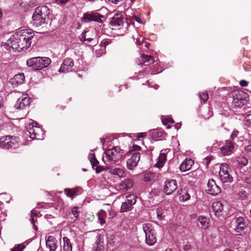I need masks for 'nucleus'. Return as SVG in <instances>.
<instances>
[{"label":"nucleus","mask_w":251,"mask_h":251,"mask_svg":"<svg viewBox=\"0 0 251 251\" xmlns=\"http://www.w3.org/2000/svg\"><path fill=\"white\" fill-rule=\"evenodd\" d=\"M34 36V33L30 29H19L6 42H2L1 45L9 50L10 49L18 51L26 50L31 46Z\"/></svg>","instance_id":"1"},{"label":"nucleus","mask_w":251,"mask_h":251,"mask_svg":"<svg viewBox=\"0 0 251 251\" xmlns=\"http://www.w3.org/2000/svg\"><path fill=\"white\" fill-rule=\"evenodd\" d=\"M50 62L51 60L49 58L35 57L27 59L26 64L32 70L37 71L47 67Z\"/></svg>","instance_id":"2"},{"label":"nucleus","mask_w":251,"mask_h":251,"mask_svg":"<svg viewBox=\"0 0 251 251\" xmlns=\"http://www.w3.org/2000/svg\"><path fill=\"white\" fill-rule=\"evenodd\" d=\"M104 154L102 159L105 163L115 164L119 161L122 156L121 150L118 146L106 150Z\"/></svg>","instance_id":"3"},{"label":"nucleus","mask_w":251,"mask_h":251,"mask_svg":"<svg viewBox=\"0 0 251 251\" xmlns=\"http://www.w3.org/2000/svg\"><path fill=\"white\" fill-rule=\"evenodd\" d=\"M110 24L114 29L120 31L121 34H124L129 26V24L126 20L124 19L121 14H115L112 18Z\"/></svg>","instance_id":"4"},{"label":"nucleus","mask_w":251,"mask_h":251,"mask_svg":"<svg viewBox=\"0 0 251 251\" xmlns=\"http://www.w3.org/2000/svg\"><path fill=\"white\" fill-rule=\"evenodd\" d=\"M143 229L146 235L145 242L149 246H152L156 242L154 229L151 223L144 224Z\"/></svg>","instance_id":"5"},{"label":"nucleus","mask_w":251,"mask_h":251,"mask_svg":"<svg viewBox=\"0 0 251 251\" xmlns=\"http://www.w3.org/2000/svg\"><path fill=\"white\" fill-rule=\"evenodd\" d=\"M232 105L234 107H239L246 104L248 94L243 90H236L232 93Z\"/></svg>","instance_id":"6"},{"label":"nucleus","mask_w":251,"mask_h":251,"mask_svg":"<svg viewBox=\"0 0 251 251\" xmlns=\"http://www.w3.org/2000/svg\"><path fill=\"white\" fill-rule=\"evenodd\" d=\"M232 171L229 166L226 163L222 164L220 167L219 173L221 180L223 183H231L233 181Z\"/></svg>","instance_id":"7"},{"label":"nucleus","mask_w":251,"mask_h":251,"mask_svg":"<svg viewBox=\"0 0 251 251\" xmlns=\"http://www.w3.org/2000/svg\"><path fill=\"white\" fill-rule=\"evenodd\" d=\"M27 130L30 137L32 139L41 140L43 138V132L42 129L37 126V123L32 122L27 126Z\"/></svg>","instance_id":"8"},{"label":"nucleus","mask_w":251,"mask_h":251,"mask_svg":"<svg viewBox=\"0 0 251 251\" xmlns=\"http://www.w3.org/2000/svg\"><path fill=\"white\" fill-rule=\"evenodd\" d=\"M234 149V144L229 140H226L224 145L220 148V153L223 156L229 155L233 152Z\"/></svg>","instance_id":"9"},{"label":"nucleus","mask_w":251,"mask_h":251,"mask_svg":"<svg viewBox=\"0 0 251 251\" xmlns=\"http://www.w3.org/2000/svg\"><path fill=\"white\" fill-rule=\"evenodd\" d=\"M177 188V184L176 180L171 179L165 181L164 186V191L166 195H171L174 192Z\"/></svg>","instance_id":"10"},{"label":"nucleus","mask_w":251,"mask_h":251,"mask_svg":"<svg viewBox=\"0 0 251 251\" xmlns=\"http://www.w3.org/2000/svg\"><path fill=\"white\" fill-rule=\"evenodd\" d=\"M235 227L234 230L236 233L240 235L244 233L245 229L247 228V226L245 223V219L242 217H238L235 222Z\"/></svg>","instance_id":"11"},{"label":"nucleus","mask_w":251,"mask_h":251,"mask_svg":"<svg viewBox=\"0 0 251 251\" xmlns=\"http://www.w3.org/2000/svg\"><path fill=\"white\" fill-rule=\"evenodd\" d=\"M131 157L126 161V166L128 169L132 170L135 168L140 158V154L139 152H133Z\"/></svg>","instance_id":"12"},{"label":"nucleus","mask_w":251,"mask_h":251,"mask_svg":"<svg viewBox=\"0 0 251 251\" xmlns=\"http://www.w3.org/2000/svg\"><path fill=\"white\" fill-rule=\"evenodd\" d=\"M29 98L27 95L23 94L17 100L14 107L17 109H23L29 105Z\"/></svg>","instance_id":"13"},{"label":"nucleus","mask_w":251,"mask_h":251,"mask_svg":"<svg viewBox=\"0 0 251 251\" xmlns=\"http://www.w3.org/2000/svg\"><path fill=\"white\" fill-rule=\"evenodd\" d=\"M103 16L95 12L91 11L88 12L83 14V18L84 20L88 21H95L98 23H102L101 18H103Z\"/></svg>","instance_id":"14"},{"label":"nucleus","mask_w":251,"mask_h":251,"mask_svg":"<svg viewBox=\"0 0 251 251\" xmlns=\"http://www.w3.org/2000/svg\"><path fill=\"white\" fill-rule=\"evenodd\" d=\"M207 192L211 195H216L218 194L220 191L221 189L215 183L214 180H209L207 183Z\"/></svg>","instance_id":"15"},{"label":"nucleus","mask_w":251,"mask_h":251,"mask_svg":"<svg viewBox=\"0 0 251 251\" xmlns=\"http://www.w3.org/2000/svg\"><path fill=\"white\" fill-rule=\"evenodd\" d=\"M103 237L100 234H98L94 244L93 251H104Z\"/></svg>","instance_id":"16"},{"label":"nucleus","mask_w":251,"mask_h":251,"mask_svg":"<svg viewBox=\"0 0 251 251\" xmlns=\"http://www.w3.org/2000/svg\"><path fill=\"white\" fill-rule=\"evenodd\" d=\"M74 66L73 60L71 58L65 59L59 70V72L66 73L71 71Z\"/></svg>","instance_id":"17"},{"label":"nucleus","mask_w":251,"mask_h":251,"mask_svg":"<svg viewBox=\"0 0 251 251\" xmlns=\"http://www.w3.org/2000/svg\"><path fill=\"white\" fill-rule=\"evenodd\" d=\"M47 247L50 251H55L57 247V241L52 236H49L46 240Z\"/></svg>","instance_id":"18"},{"label":"nucleus","mask_w":251,"mask_h":251,"mask_svg":"<svg viewBox=\"0 0 251 251\" xmlns=\"http://www.w3.org/2000/svg\"><path fill=\"white\" fill-rule=\"evenodd\" d=\"M36 15H39L44 18L49 19V15L50 14V10L49 8L45 5L40 6L37 7L34 12Z\"/></svg>","instance_id":"19"},{"label":"nucleus","mask_w":251,"mask_h":251,"mask_svg":"<svg viewBox=\"0 0 251 251\" xmlns=\"http://www.w3.org/2000/svg\"><path fill=\"white\" fill-rule=\"evenodd\" d=\"M212 208L214 213V214L216 217H219L220 216L222 215L224 207L223 204L221 202H214L212 204Z\"/></svg>","instance_id":"20"},{"label":"nucleus","mask_w":251,"mask_h":251,"mask_svg":"<svg viewBox=\"0 0 251 251\" xmlns=\"http://www.w3.org/2000/svg\"><path fill=\"white\" fill-rule=\"evenodd\" d=\"M48 19L44 18V17H41L39 15H36L35 13H33L32 16L33 24L37 27L45 24Z\"/></svg>","instance_id":"21"},{"label":"nucleus","mask_w":251,"mask_h":251,"mask_svg":"<svg viewBox=\"0 0 251 251\" xmlns=\"http://www.w3.org/2000/svg\"><path fill=\"white\" fill-rule=\"evenodd\" d=\"M25 78L24 74H17L11 79L10 82L12 85L16 87L23 84L24 82Z\"/></svg>","instance_id":"22"},{"label":"nucleus","mask_w":251,"mask_h":251,"mask_svg":"<svg viewBox=\"0 0 251 251\" xmlns=\"http://www.w3.org/2000/svg\"><path fill=\"white\" fill-rule=\"evenodd\" d=\"M194 164V161L190 158H186L179 166L181 172H186L189 170Z\"/></svg>","instance_id":"23"},{"label":"nucleus","mask_w":251,"mask_h":251,"mask_svg":"<svg viewBox=\"0 0 251 251\" xmlns=\"http://www.w3.org/2000/svg\"><path fill=\"white\" fill-rule=\"evenodd\" d=\"M106 170L111 174L117 175L120 177H124L125 176L124 170L120 168H110L109 167H106Z\"/></svg>","instance_id":"24"},{"label":"nucleus","mask_w":251,"mask_h":251,"mask_svg":"<svg viewBox=\"0 0 251 251\" xmlns=\"http://www.w3.org/2000/svg\"><path fill=\"white\" fill-rule=\"evenodd\" d=\"M154 62L153 58L151 56L148 55L142 54L139 60L138 64L139 65L148 66Z\"/></svg>","instance_id":"25"},{"label":"nucleus","mask_w":251,"mask_h":251,"mask_svg":"<svg viewBox=\"0 0 251 251\" xmlns=\"http://www.w3.org/2000/svg\"><path fill=\"white\" fill-rule=\"evenodd\" d=\"M8 144L6 146V149L11 148H16L18 146L19 138L18 137H13L11 136H7Z\"/></svg>","instance_id":"26"},{"label":"nucleus","mask_w":251,"mask_h":251,"mask_svg":"<svg viewBox=\"0 0 251 251\" xmlns=\"http://www.w3.org/2000/svg\"><path fill=\"white\" fill-rule=\"evenodd\" d=\"M134 182L132 179L124 180L120 184V188L122 190L127 191L132 187Z\"/></svg>","instance_id":"27"},{"label":"nucleus","mask_w":251,"mask_h":251,"mask_svg":"<svg viewBox=\"0 0 251 251\" xmlns=\"http://www.w3.org/2000/svg\"><path fill=\"white\" fill-rule=\"evenodd\" d=\"M78 191L79 189L77 188L73 189L67 188L64 190V192L67 197L73 199L74 197L78 195Z\"/></svg>","instance_id":"28"},{"label":"nucleus","mask_w":251,"mask_h":251,"mask_svg":"<svg viewBox=\"0 0 251 251\" xmlns=\"http://www.w3.org/2000/svg\"><path fill=\"white\" fill-rule=\"evenodd\" d=\"M166 160V154L164 152L162 151L160 152L159 156L158 158V161L156 164V166L158 168L163 167L164 163Z\"/></svg>","instance_id":"29"},{"label":"nucleus","mask_w":251,"mask_h":251,"mask_svg":"<svg viewBox=\"0 0 251 251\" xmlns=\"http://www.w3.org/2000/svg\"><path fill=\"white\" fill-rule=\"evenodd\" d=\"M63 241L64 251H72V246L70 240L67 237H64L63 238Z\"/></svg>","instance_id":"30"},{"label":"nucleus","mask_w":251,"mask_h":251,"mask_svg":"<svg viewBox=\"0 0 251 251\" xmlns=\"http://www.w3.org/2000/svg\"><path fill=\"white\" fill-rule=\"evenodd\" d=\"M178 192L179 195V200L180 201H186L190 198L189 194L185 190H181L180 192L178 191Z\"/></svg>","instance_id":"31"},{"label":"nucleus","mask_w":251,"mask_h":251,"mask_svg":"<svg viewBox=\"0 0 251 251\" xmlns=\"http://www.w3.org/2000/svg\"><path fill=\"white\" fill-rule=\"evenodd\" d=\"M199 221L201 225V227L203 229H206L209 226L208 220L205 217L202 216L199 217Z\"/></svg>","instance_id":"32"},{"label":"nucleus","mask_w":251,"mask_h":251,"mask_svg":"<svg viewBox=\"0 0 251 251\" xmlns=\"http://www.w3.org/2000/svg\"><path fill=\"white\" fill-rule=\"evenodd\" d=\"M38 214V211L36 210L33 209L30 212V221L33 225V228L35 230H37L38 229L37 226L35 225V222L36 220H35L34 217H36Z\"/></svg>","instance_id":"33"},{"label":"nucleus","mask_w":251,"mask_h":251,"mask_svg":"<svg viewBox=\"0 0 251 251\" xmlns=\"http://www.w3.org/2000/svg\"><path fill=\"white\" fill-rule=\"evenodd\" d=\"M133 206L131 204H129V203H127L125 201L123 202L122 204L120 212H126L129 211H130L132 209Z\"/></svg>","instance_id":"34"},{"label":"nucleus","mask_w":251,"mask_h":251,"mask_svg":"<svg viewBox=\"0 0 251 251\" xmlns=\"http://www.w3.org/2000/svg\"><path fill=\"white\" fill-rule=\"evenodd\" d=\"M136 198L137 197L135 195L133 194L129 195L126 197L125 201L133 206L136 202Z\"/></svg>","instance_id":"35"},{"label":"nucleus","mask_w":251,"mask_h":251,"mask_svg":"<svg viewBox=\"0 0 251 251\" xmlns=\"http://www.w3.org/2000/svg\"><path fill=\"white\" fill-rule=\"evenodd\" d=\"M97 215L98 216L99 220L100 221V223L101 225H103L105 223V221L104 219V217L106 215V212L104 210H101L97 214Z\"/></svg>","instance_id":"36"},{"label":"nucleus","mask_w":251,"mask_h":251,"mask_svg":"<svg viewBox=\"0 0 251 251\" xmlns=\"http://www.w3.org/2000/svg\"><path fill=\"white\" fill-rule=\"evenodd\" d=\"M248 193L244 189H241L236 193L237 198L239 199H245L248 196Z\"/></svg>","instance_id":"37"},{"label":"nucleus","mask_w":251,"mask_h":251,"mask_svg":"<svg viewBox=\"0 0 251 251\" xmlns=\"http://www.w3.org/2000/svg\"><path fill=\"white\" fill-rule=\"evenodd\" d=\"M7 136L2 137L0 138V147L2 148H6L7 144H8Z\"/></svg>","instance_id":"38"},{"label":"nucleus","mask_w":251,"mask_h":251,"mask_svg":"<svg viewBox=\"0 0 251 251\" xmlns=\"http://www.w3.org/2000/svg\"><path fill=\"white\" fill-rule=\"evenodd\" d=\"M154 174L152 173H148L144 175V180L145 181H150L152 180L154 177Z\"/></svg>","instance_id":"39"},{"label":"nucleus","mask_w":251,"mask_h":251,"mask_svg":"<svg viewBox=\"0 0 251 251\" xmlns=\"http://www.w3.org/2000/svg\"><path fill=\"white\" fill-rule=\"evenodd\" d=\"M244 124L248 127H251V114L247 115L244 121Z\"/></svg>","instance_id":"40"},{"label":"nucleus","mask_w":251,"mask_h":251,"mask_svg":"<svg viewBox=\"0 0 251 251\" xmlns=\"http://www.w3.org/2000/svg\"><path fill=\"white\" fill-rule=\"evenodd\" d=\"M25 248V246L24 244H17L15 245L10 251H23Z\"/></svg>","instance_id":"41"},{"label":"nucleus","mask_w":251,"mask_h":251,"mask_svg":"<svg viewBox=\"0 0 251 251\" xmlns=\"http://www.w3.org/2000/svg\"><path fill=\"white\" fill-rule=\"evenodd\" d=\"M141 149V148L138 146L134 145L132 147V149L130 150L127 153V155H128L129 153L132 154L133 152H138V151H140Z\"/></svg>","instance_id":"42"},{"label":"nucleus","mask_w":251,"mask_h":251,"mask_svg":"<svg viewBox=\"0 0 251 251\" xmlns=\"http://www.w3.org/2000/svg\"><path fill=\"white\" fill-rule=\"evenodd\" d=\"M212 115V112L209 109H208L206 111H203L202 113V116L205 119H208Z\"/></svg>","instance_id":"43"},{"label":"nucleus","mask_w":251,"mask_h":251,"mask_svg":"<svg viewBox=\"0 0 251 251\" xmlns=\"http://www.w3.org/2000/svg\"><path fill=\"white\" fill-rule=\"evenodd\" d=\"M239 133V132L238 130H233L230 135L229 140H230L231 141H232L233 142V141L234 140V139L238 137Z\"/></svg>","instance_id":"44"},{"label":"nucleus","mask_w":251,"mask_h":251,"mask_svg":"<svg viewBox=\"0 0 251 251\" xmlns=\"http://www.w3.org/2000/svg\"><path fill=\"white\" fill-rule=\"evenodd\" d=\"M200 98L201 100L206 102L208 99V95L206 93H200Z\"/></svg>","instance_id":"45"},{"label":"nucleus","mask_w":251,"mask_h":251,"mask_svg":"<svg viewBox=\"0 0 251 251\" xmlns=\"http://www.w3.org/2000/svg\"><path fill=\"white\" fill-rule=\"evenodd\" d=\"M78 209V207L77 206H75L72 209V213L75 218H77L79 216Z\"/></svg>","instance_id":"46"},{"label":"nucleus","mask_w":251,"mask_h":251,"mask_svg":"<svg viewBox=\"0 0 251 251\" xmlns=\"http://www.w3.org/2000/svg\"><path fill=\"white\" fill-rule=\"evenodd\" d=\"M238 162L243 166H246V165H247L248 163L247 159L243 157L240 158L239 160H238Z\"/></svg>","instance_id":"47"},{"label":"nucleus","mask_w":251,"mask_h":251,"mask_svg":"<svg viewBox=\"0 0 251 251\" xmlns=\"http://www.w3.org/2000/svg\"><path fill=\"white\" fill-rule=\"evenodd\" d=\"M96 173L97 174H99L100 173L101 171H102L103 170H105V171H107L106 170V167L105 168H104L101 166H98L96 168Z\"/></svg>","instance_id":"48"},{"label":"nucleus","mask_w":251,"mask_h":251,"mask_svg":"<svg viewBox=\"0 0 251 251\" xmlns=\"http://www.w3.org/2000/svg\"><path fill=\"white\" fill-rule=\"evenodd\" d=\"M110 42L108 40H103L100 44V46L102 47H105L107 45L110 44Z\"/></svg>","instance_id":"49"},{"label":"nucleus","mask_w":251,"mask_h":251,"mask_svg":"<svg viewBox=\"0 0 251 251\" xmlns=\"http://www.w3.org/2000/svg\"><path fill=\"white\" fill-rule=\"evenodd\" d=\"M115 240V236L113 235H112L109 237V239L108 240V242L109 244H110L111 245H113L114 242Z\"/></svg>","instance_id":"50"},{"label":"nucleus","mask_w":251,"mask_h":251,"mask_svg":"<svg viewBox=\"0 0 251 251\" xmlns=\"http://www.w3.org/2000/svg\"><path fill=\"white\" fill-rule=\"evenodd\" d=\"M85 33H82L81 34L80 40L82 41H84L85 40H87L88 41H91L92 40L91 39H90V38L86 39L85 38Z\"/></svg>","instance_id":"51"},{"label":"nucleus","mask_w":251,"mask_h":251,"mask_svg":"<svg viewBox=\"0 0 251 251\" xmlns=\"http://www.w3.org/2000/svg\"><path fill=\"white\" fill-rule=\"evenodd\" d=\"M245 150L247 152H251V141L249 142V144L245 147Z\"/></svg>","instance_id":"52"},{"label":"nucleus","mask_w":251,"mask_h":251,"mask_svg":"<svg viewBox=\"0 0 251 251\" xmlns=\"http://www.w3.org/2000/svg\"><path fill=\"white\" fill-rule=\"evenodd\" d=\"M192 247L190 245H185L183 247V250L184 251H191Z\"/></svg>","instance_id":"53"},{"label":"nucleus","mask_w":251,"mask_h":251,"mask_svg":"<svg viewBox=\"0 0 251 251\" xmlns=\"http://www.w3.org/2000/svg\"><path fill=\"white\" fill-rule=\"evenodd\" d=\"M88 159L90 162L96 159L95 155L93 153H91L88 155Z\"/></svg>","instance_id":"54"},{"label":"nucleus","mask_w":251,"mask_h":251,"mask_svg":"<svg viewBox=\"0 0 251 251\" xmlns=\"http://www.w3.org/2000/svg\"><path fill=\"white\" fill-rule=\"evenodd\" d=\"M91 165L92 166V167L94 168L95 166H97L98 164H99V161L97 160V159H95L92 162H91Z\"/></svg>","instance_id":"55"},{"label":"nucleus","mask_w":251,"mask_h":251,"mask_svg":"<svg viewBox=\"0 0 251 251\" xmlns=\"http://www.w3.org/2000/svg\"><path fill=\"white\" fill-rule=\"evenodd\" d=\"M240 84L242 86L246 87V86H247L248 85V82H247V81H246L245 80H242L240 82Z\"/></svg>","instance_id":"56"},{"label":"nucleus","mask_w":251,"mask_h":251,"mask_svg":"<svg viewBox=\"0 0 251 251\" xmlns=\"http://www.w3.org/2000/svg\"><path fill=\"white\" fill-rule=\"evenodd\" d=\"M245 182L251 185V175L246 177Z\"/></svg>","instance_id":"57"},{"label":"nucleus","mask_w":251,"mask_h":251,"mask_svg":"<svg viewBox=\"0 0 251 251\" xmlns=\"http://www.w3.org/2000/svg\"><path fill=\"white\" fill-rule=\"evenodd\" d=\"M210 160H211V157L210 156L204 158V161H205L204 163H205L207 165L210 162Z\"/></svg>","instance_id":"58"},{"label":"nucleus","mask_w":251,"mask_h":251,"mask_svg":"<svg viewBox=\"0 0 251 251\" xmlns=\"http://www.w3.org/2000/svg\"><path fill=\"white\" fill-rule=\"evenodd\" d=\"M59 3L66 4L69 0H56Z\"/></svg>","instance_id":"59"},{"label":"nucleus","mask_w":251,"mask_h":251,"mask_svg":"<svg viewBox=\"0 0 251 251\" xmlns=\"http://www.w3.org/2000/svg\"><path fill=\"white\" fill-rule=\"evenodd\" d=\"M108 0L114 4H119V2H121L122 0Z\"/></svg>","instance_id":"60"},{"label":"nucleus","mask_w":251,"mask_h":251,"mask_svg":"<svg viewBox=\"0 0 251 251\" xmlns=\"http://www.w3.org/2000/svg\"><path fill=\"white\" fill-rule=\"evenodd\" d=\"M133 19L134 20H135L136 22H137L138 23H141V20H140V19L137 16H135L133 17Z\"/></svg>","instance_id":"61"},{"label":"nucleus","mask_w":251,"mask_h":251,"mask_svg":"<svg viewBox=\"0 0 251 251\" xmlns=\"http://www.w3.org/2000/svg\"><path fill=\"white\" fill-rule=\"evenodd\" d=\"M157 215H158V217L160 219H161L162 218L161 215V210L160 209H158L157 210Z\"/></svg>","instance_id":"62"},{"label":"nucleus","mask_w":251,"mask_h":251,"mask_svg":"<svg viewBox=\"0 0 251 251\" xmlns=\"http://www.w3.org/2000/svg\"><path fill=\"white\" fill-rule=\"evenodd\" d=\"M146 135L145 133H141L138 135V137L139 138H144Z\"/></svg>","instance_id":"63"},{"label":"nucleus","mask_w":251,"mask_h":251,"mask_svg":"<svg viewBox=\"0 0 251 251\" xmlns=\"http://www.w3.org/2000/svg\"><path fill=\"white\" fill-rule=\"evenodd\" d=\"M100 142L102 143V145L104 144L105 140L103 138H100Z\"/></svg>","instance_id":"64"}]
</instances>
